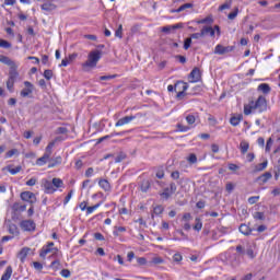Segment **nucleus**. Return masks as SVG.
Returning a JSON list of instances; mask_svg holds the SVG:
<instances>
[{
  "mask_svg": "<svg viewBox=\"0 0 280 280\" xmlns=\"http://www.w3.org/2000/svg\"><path fill=\"white\" fill-rule=\"evenodd\" d=\"M266 110H268V101L264 95H260L256 101H249L247 105H244V115L266 113Z\"/></svg>",
  "mask_w": 280,
  "mask_h": 280,
  "instance_id": "nucleus-1",
  "label": "nucleus"
},
{
  "mask_svg": "<svg viewBox=\"0 0 280 280\" xmlns=\"http://www.w3.org/2000/svg\"><path fill=\"white\" fill-rule=\"evenodd\" d=\"M102 59V51L100 50H92L88 55V60L82 63L83 69H95L97 67V62Z\"/></svg>",
  "mask_w": 280,
  "mask_h": 280,
  "instance_id": "nucleus-2",
  "label": "nucleus"
},
{
  "mask_svg": "<svg viewBox=\"0 0 280 280\" xmlns=\"http://www.w3.org/2000/svg\"><path fill=\"white\" fill-rule=\"evenodd\" d=\"M16 80H19V71H16V69L10 70L7 81V89L10 93H14V84L16 83Z\"/></svg>",
  "mask_w": 280,
  "mask_h": 280,
  "instance_id": "nucleus-3",
  "label": "nucleus"
},
{
  "mask_svg": "<svg viewBox=\"0 0 280 280\" xmlns=\"http://www.w3.org/2000/svg\"><path fill=\"white\" fill-rule=\"evenodd\" d=\"M21 97L32 98L34 95V84L30 81H24V88L20 92Z\"/></svg>",
  "mask_w": 280,
  "mask_h": 280,
  "instance_id": "nucleus-4",
  "label": "nucleus"
},
{
  "mask_svg": "<svg viewBox=\"0 0 280 280\" xmlns=\"http://www.w3.org/2000/svg\"><path fill=\"white\" fill-rule=\"evenodd\" d=\"M176 183L172 182L170 184V187L164 188V190L160 194V196L162 198H164V200H170V198H172V196H174V194H176Z\"/></svg>",
  "mask_w": 280,
  "mask_h": 280,
  "instance_id": "nucleus-5",
  "label": "nucleus"
},
{
  "mask_svg": "<svg viewBox=\"0 0 280 280\" xmlns=\"http://www.w3.org/2000/svg\"><path fill=\"white\" fill-rule=\"evenodd\" d=\"M189 89V84L183 81L175 83V92H177V100L185 97V91Z\"/></svg>",
  "mask_w": 280,
  "mask_h": 280,
  "instance_id": "nucleus-6",
  "label": "nucleus"
},
{
  "mask_svg": "<svg viewBox=\"0 0 280 280\" xmlns=\"http://www.w3.org/2000/svg\"><path fill=\"white\" fill-rule=\"evenodd\" d=\"M54 246H55L54 242H49L47 245H44L39 252V257L45 259L47 255H49V253H54V250L58 253V249Z\"/></svg>",
  "mask_w": 280,
  "mask_h": 280,
  "instance_id": "nucleus-7",
  "label": "nucleus"
},
{
  "mask_svg": "<svg viewBox=\"0 0 280 280\" xmlns=\"http://www.w3.org/2000/svg\"><path fill=\"white\" fill-rule=\"evenodd\" d=\"M234 49L235 46H223L222 44H219L214 47V54H217V56H224L225 54H231Z\"/></svg>",
  "mask_w": 280,
  "mask_h": 280,
  "instance_id": "nucleus-8",
  "label": "nucleus"
},
{
  "mask_svg": "<svg viewBox=\"0 0 280 280\" xmlns=\"http://www.w3.org/2000/svg\"><path fill=\"white\" fill-rule=\"evenodd\" d=\"M21 199L30 205H36V195L32 191H24L21 194Z\"/></svg>",
  "mask_w": 280,
  "mask_h": 280,
  "instance_id": "nucleus-9",
  "label": "nucleus"
},
{
  "mask_svg": "<svg viewBox=\"0 0 280 280\" xmlns=\"http://www.w3.org/2000/svg\"><path fill=\"white\" fill-rule=\"evenodd\" d=\"M22 231H36V223L33 220H24L20 223Z\"/></svg>",
  "mask_w": 280,
  "mask_h": 280,
  "instance_id": "nucleus-10",
  "label": "nucleus"
},
{
  "mask_svg": "<svg viewBox=\"0 0 280 280\" xmlns=\"http://www.w3.org/2000/svg\"><path fill=\"white\" fill-rule=\"evenodd\" d=\"M0 62H2V65H7V67H10V71H12L13 69H19V66L16 65V62H14L8 56L0 55Z\"/></svg>",
  "mask_w": 280,
  "mask_h": 280,
  "instance_id": "nucleus-11",
  "label": "nucleus"
},
{
  "mask_svg": "<svg viewBox=\"0 0 280 280\" xmlns=\"http://www.w3.org/2000/svg\"><path fill=\"white\" fill-rule=\"evenodd\" d=\"M133 119H137V116H125L122 118H120L116 124V128H119L121 126H126L128 124H130V121H133Z\"/></svg>",
  "mask_w": 280,
  "mask_h": 280,
  "instance_id": "nucleus-12",
  "label": "nucleus"
},
{
  "mask_svg": "<svg viewBox=\"0 0 280 280\" xmlns=\"http://www.w3.org/2000/svg\"><path fill=\"white\" fill-rule=\"evenodd\" d=\"M43 186L45 194H56V187L52 182L45 179Z\"/></svg>",
  "mask_w": 280,
  "mask_h": 280,
  "instance_id": "nucleus-13",
  "label": "nucleus"
},
{
  "mask_svg": "<svg viewBox=\"0 0 280 280\" xmlns=\"http://www.w3.org/2000/svg\"><path fill=\"white\" fill-rule=\"evenodd\" d=\"M189 80L190 82H200V69L195 68L189 73Z\"/></svg>",
  "mask_w": 280,
  "mask_h": 280,
  "instance_id": "nucleus-14",
  "label": "nucleus"
},
{
  "mask_svg": "<svg viewBox=\"0 0 280 280\" xmlns=\"http://www.w3.org/2000/svg\"><path fill=\"white\" fill-rule=\"evenodd\" d=\"M272 178V173L266 172L265 174L260 175L257 180L260 182V185H266Z\"/></svg>",
  "mask_w": 280,
  "mask_h": 280,
  "instance_id": "nucleus-15",
  "label": "nucleus"
},
{
  "mask_svg": "<svg viewBox=\"0 0 280 280\" xmlns=\"http://www.w3.org/2000/svg\"><path fill=\"white\" fill-rule=\"evenodd\" d=\"M246 255L249 257V259H255L257 257V254H255V245L248 244L246 248Z\"/></svg>",
  "mask_w": 280,
  "mask_h": 280,
  "instance_id": "nucleus-16",
  "label": "nucleus"
},
{
  "mask_svg": "<svg viewBox=\"0 0 280 280\" xmlns=\"http://www.w3.org/2000/svg\"><path fill=\"white\" fill-rule=\"evenodd\" d=\"M164 262L165 260L161 256H154L148 264L149 266H161Z\"/></svg>",
  "mask_w": 280,
  "mask_h": 280,
  "instance_id": "nucleus-17",
  "label": "nucleus"
},
{
  "mask_svg": "<svg viewBox=\"0 0 280 280\" xmlns=\"http://www.w3.org/2000/svg\"><path fill=\"white\" fill-rule=\"evenodd\" d=\"M98 186L101 187V189H103L104 191H110L112 187H110V183L107 179H100L98 180Z\"/></svg>",
  "mask_w": 280,
  "mask_h": 280,
  "instance_id": "nucleus-18",
  "label": "nucleus"
},
{
  "mask_svg": "<svg viewBox=\"0 0 280 280\" xmlns=\"http://www.w3.org/2000/svg\"><path fill=\"white\" fill-rule=\"evenodd\" d=\"M52 186L55 187L56 191H58V189H61L62 187H65V182H62V179L55 177L52 178Z\"/></svg>",
  "mask_w": 280,
  "mask_h": 280,
  "instance_id": "nucleus-19",
  "label": "nucleus"
},
{
  "mask_svg": "<svg viewBox=\"0 0 280 280\" xmlns=\"http://www.w3.org/2000/svg\"><path fill=\"white\" fill-rule=\"evenodd\" d=\"M56 4H54L51 1H47L46 3L42 4V10H45V12H52V10H56Z\"/></svg>",
  "mask_w": 280,
  "mask_h": 280,
  "instance_id": "nucleus-20",
  "label": "nucleus"
},
{
  "mask_svg": "<svg viewBox=\"0 0 280 280\" xmlns=\"http://www.w3.org/2000/svg\"><path fill=\"white\" fill-rule=\"evenodd\" d=\"M258 91H261V93H264L265 95H268V93H270L272 89L268 83H261L258 85Z\"/></svg>",
  "mask_w": 280,
  "mask_h": 280,
  "instance_id": "nucleus-21",
  "label": "nucleus"
},
{
  "mask_svg": "<svg viewBox=\"0 0 280 280\" xmlns=\"http://www.w3.org/2000/svg\"><path fill=\"white\" fill-rule=\"evenodd\" d=\"M238 231L243 235H250L253 233V230L247 224H241Z\"/></svg>",
  "mask_w": 280,
  "mask_h": 280,
  "instance_id": "nucleus-22",
  "label": "nucleus"
},
{
  "mask_svg": "<svg viewBox=\"0 0 280 280\" xmlns=\"http://www.w3.org/2000/svg\"><path fill=\"white\" fill-rule=\"evenodd\" d=\"M242 119H244V117L242 115H236V116H232L230 119V124L231 126H240V122L242 121Z\"/></svg>",
  "mask_w": 280,
  "mask_h": 280,
  "instance_id": "nucleus-23",
  "label": "nucleus"
},
{
  "mask_svg": "<svg viewBox=\"0 0 280 280\" xmlns=\"http://www.w3.org/2000/svg\"><path fill=\"white\" fill-rule=\"evenodd\" d=\"M27 255H30V247H23L19 253V258L23 262L25 261Z\"/></svg>",
  "mask_w": 280,
  "mask_h": 280,
  "instance_id": "nucleus-24",
  "label": "nucleus"
},
{
  "mask_svg": "<svg viewBox=\"0 0 280 280\" xmlns=\"http://www.w3.org/2000/svg\"><path fill=\"white\" fill-rule=\"evenodd\" d=\"M55 145H56V140H52L51 142H49L48 145L45 149V153L44 154H46V156L51 158L52 150H54Z\"/></svg>",
  "mask_w": 280,
  "mask_h": 280,
  "instance_id": "nucleus-25",
  "label": "nucleus"
},
{
  "mask_svg": "<svg viewBox=\"0 0 280 280\" xmlns=\"http://www.w3.org/2000/svg\"><path fill=\"white\" fill-rule=\"evenodd\" d=\"M49 155H46L44 153V155L39 159L36 160V165H38L39 167H43V165H46V163L49 161Z\"/></svg>",
  "mask_w": 280,
  "mask_h": 280,
  "instance_id": "nucleus-26",
  "label": "nucleus"
},
{
  "mask_svg": "<svg viewBox=\"0 0 280 280\" xmlns=\"http://www.w3.org/2000/svg\"><path fill=\"white\" fill-rule=\"evenodd\" d=\"M249 148H250V144L248 142H246L245 140L241 141L240 150H241L242 154H246V152H248Z\"/></svg>",
  "mask_w": 280,
  "mask_h": 280,
  "instance_id": "nucleus-27",
  "label": "nucleus"
},
{
  "mask_svg": "<svg viewBox=\"0 0 280 280\" xmlns=\"http://www.w3.org/2000/svg\"><path fill=\"white\" fill-rule=\"evenodd\" d=\"M201 32H203V36H207V34L210 36H215V30H213L211 26H203Z\"/></svg>",
  "mask_w": 280,
  "mask_h": 280,
  "instance_id": "nucleus-28",
  "label": "nucleus"
},
{
  "mask_svg": "<svg viewBox=\"0 0 280 280\" xmlns=\"http://www.w3.org/2000/svg\"><path fill=\"white\" fill-rule=\"evenodd\" d=\"M12 277V266L7 267L4 273L1 277V280H10Z\"/></svg>",
  "mask_w": 280,
  "mask_h": 280,
  "instance_id": "nucleus-29",
  "label": "nucleus"
},
{
  "mask_svg": "<svg viewBox=\"0 0 280 280\" xmlns=\"http://www.w3.org/2000/svg\"><path fill=\"white\" fill-rule=\"evenodd\" d=\"M211 23H213V18H211V16H207L205 19L197 21L198 25H207V24H211Z\"/></svg>",
  "mask_w": 280,
  "mask_h": 280,
  "instance_id": "nucleus-30",
  "label": "nucleus"
},
{
  "mask_svg": "<svg viewBox=\"0 0 280 280\" xmlns=\"http://www.w3.org/2000/svg\"><path fill=\"white\" fill-rule=\"evenodd\" d=\"M267 167H268V161H265V162H262L260 164H257L255 166L254 172H264V170H266Z\"/></svg>",
  "mask_w": 280,
  "mask_h": 280,
  "instance_id": "nucleus-31",
  "label": "nucleus"
},
{
  "mask_svg": "<svg viewBox=\"0 0 280 280\" xmlns=\"http://www.w3.org/2000/svg\"><path fill=\"white\" fill-rule=\"evenodd\" d=\"M119 233H126V228L125 226H115L113 231V235L115 237H119Z\"/></svg>",
  "mask_w": 280,
  "mask_h": 280,
  "instance_id": "nucleus-32",
  "label": "nucleus"
},
{
  "mask_svg": "<svg viewBox=\"0 0 280 280\" xmlns=\"http://www.w3.org/2000/svg\"><path fill=\"white\" fill-rule=\"evenodd\" d=\"M7 170L12 176H16V174H19V172H21L23 167L16 166L15 168H12L11 166H7Z\"/></svg>",
  "mask_w": 280,
  "mask_h": 280,
  "instance_id": "nucleus-33",
  "label": "nucleus"
},
{
  "mask_svg": "<svg viewBox=\"0 0 280 280\" xmlns=\"http://www.w3.org/2000/svg\"><path fill=\"white\" fill-rule=\"evenodd\" d=\"M12 156H19V149H12L8 151L4 155V159H12Z\"/></svg>",
  "mask_w": 280,
  "mask_h": 280,
  "instance_id": "nucleus-34",
  "label": "nucleus"
},
{
  "mask_svg": "<svg viewBox=\"0 0 280 280\" xmlns=\"http://www.w3.org/2000/svg\"><path fill=\"white\" fill-rule=\"evenodd\" d=\"M194 231H202V220L200 218L195 219Z\"/></svg>",
  "mask_w": 280,
  "mask_h": 280,
  "instance_id": "nucleus-35",
  "label": "nucleus"
},
{
  "mask_svg": "<svg viewBox=\"0 0 280 280\" xmlns=\"http://www.w3.org/2000/svg\"><path fill=\"white\" fill-rule=\"evenodd\" d=\"M100 207H102V202H98L92 207H88L86 208V214L91 215V213H93V211H96V209H100Z\"/></svg>",
  "mask_w": 280,
  "mask_h": 280,
  "instance_id": "nucleus-36",
  "label": "nucleus"
},
{
  "mask_svg": "<svg viewBox=\"0 0 280 280\" xmlns=\"http://www.w3.org/2000/svg\"><path fill=\"white\" fill-rule=\"evenodd\" d=\"M231 5H233V1L232 0L226 1L225 3L219 7V11L222 12L224 10H230Z\"/></svg>",
  "mask_w": 280,
  "mask_h": 280,
  "instance_id": "nucleus-37",
  "label": "nucleus"
},
{
  "mask_svg": "<svg viewBox=\"0 0 280 280\" xmlns=\"http://www.w3.org/2000/svg\"><path fill=\"white\" fill-rule=\"evenodd\" d=\"M237 14H240V9L236 7L234 11L228 15V19L230 21H235V19H237Z\"/></svg>",
  "mask_w": 280,
  "mask_h": 280,
  "instance_id": "nucleus-38",
  "label": "nucleus"
},
{
  "mask_svg": "<svg viewBox=\"0 0 280 280\" xmlns=\"http://www.w3.org/2000/svg\"><path fill=\"white\" fill-rule=\"evenodd\" d=\"M116 38H124V25L119 24L118 28L115 32Z\"/></svg>",
  "mask_w": 280,
  "mask_h": 280,
  "instance_id": "nucleus-39",
  "label": "nucleus"
},
{
  "mask_svg": "<svg viewBox=\"0 0 280 280\" xmlns=\"http://www.w3.org/2000/svg\"><path fill=\"white\" fill-rule=\"evenodd\" d=\"M9 233L11 235H19V228L16 226V224L9 225Z\"/></svg>",
  "mask_w": 280,
  "mask_h": 280,
  "instance_id": "nucleus-40",
  "label": "nucleus"
},
{
  "mask_svg": "<svg viewBox=\"0 0 280 280\" xmlns=\"http://www.w3.org/2000/svg\"><path fill=\"white\" fill-rule=\"evenodd\" d=\"M191 8H194V3H185L177 9V12H185V10H189Z\"/></svg>",
  "mask_w": 280,
  "mask_h": 280,
  "instance_id": "nucleus-41",
  "label": "nucleus"
},
{
  "mask_svg": "<svg viewBox=\"0 0 280 280\" xmlns=\"http://www.w3.org/2000/svg\"><path fill=\"white\" fill-rule=\"evenodd\" d=\"M13 209H14V211L23 212V211H25L27 209V206L21 205V203H14L13 205Z\"/></svg>",
  "mask_w": 280,
  "mask_h": 280,
  "instance_id": "nucleus-42",
  "label": "nucleus"
},
{
  "mask_svg": "<svg viewBox=\"0 0 280 280\" xmlns=\"http://www.w3.org/2000/svg\"><path fill=\"white\" fill-rule=\"evenodd\" d=\"M0 47L2 49H10V47H12V44L5 39H0Z\"/></svg>",
  "mask_w": 280,
  "mask_h": 280,
  "instance_id": "nucleus-43",
  "label": "nucleus"
},
{
  "mask_svg": "<svg viewBox=\"0 0 280 280\" xmlns=\"http://www.w3.org/2000/svg\"><path fill=\"white\" fill-rule=\"evenodd\" d=\"M126 156L127 155L124 152L118 153L115 158V163H121V161H125Z\"/></svg>",
  "mask_w": 280,
  "mask_h": 280,
  "instance_id": "nucleus-44",
  "label": "nucleus"
},
{
  "mask_svg": "<svg viewBox=\"0 0 280 280\" xmlns=\"http://www.w3.org/2000/svg\"><path fill=\"white\" fill-rule=\"evenodd\" d=\"M165 209L163 208V206H155L154 209H153V213L155 215H161V213H163Z\"/></svg>",
  "mask_w": 280,
  "mask_h": 280,
  "instance_id": "nucleus-45",
  "label": "nucleus"
},
{
  "mask_svg": "<svg viewBox=\"0 0 280 280\" xmlns=\"http://www.w3.org/2000/svg\"><path fill=\"white\" fill-rule=\"evenodd\" d=\"M187 161H188V163H191V164L194 165L195 163H198V158L196 156L195 153H191V154L188 156Z\"/></svg>",
  "mask_w": 280,
  "mask_h": 280,
  "instance_id": "nucleus-46",
  "label": "nucleus"
},
{
  "mask_svg": "<svg viewBox=\"0 0 280 280\" xmlns=\"http://www.w3.org/2000/svg\"><path fill=\"white\" fill-rule=\"evenodd\" d=\"M190 38L198 40L199 38H205V33L201 31L200 33H194L190 35Z\"/></svg>",
  "mask_w": 280,
  "mask_h": 280,
  "instance_id": "nucleus-47",
  "label": "nucleus"
},
{
  "mask_svg": "<svg viewBox=\"0 0 280 280\" xmlns=\"http://www.w3.org/2000/svg\"><path fill=\"white\" fill-rule=\"evenodd\" d=\"M254 220H266V214L264 212H255Z\"/></svg>",
  "mask_w": 280,
  "mask_h": 280,
  "instance_id": "nucleus-48",
  "label": "nucleus"
},
{
  "mask_svg": "<svg viewBox=\"0 0 280 280\" xmlns=\"http://www.w3.org/2000/svg\"><path fill=\"white\" fill-rule=\"evenodd\" d=\"M148 189H150V182H148V180L142 182L141 191H143L145 194V191H148Z\"/></svg>",
  "mask_w": 280,
  "mask_h": 280,
  "instance_id": "nucleus-49",
  "label": "nucleus"
},
{
  "mask_svg": "<svg viewBox=\"0 0 280 280\" xmlns=\"http://www.w3.org/2000/svg\"><path fill=\"white\" fill-rule=\"evenodd\" d=\"M44 78L47 79V80H51V78H54V71L51 70H45L44 71Z\"/></svg>",
  "mask_w": 280,
  "mask_h": 280,
  "instance_id": "nucleus-50",
  "label": "nucleus"
},
{
  "mask_svg": "<svg viewBox=\"0 0 280 280\" xmlns=\"http://www.w3.org/2000/svg\"><path fill=\"white\" fill-rule=\"evenodd\" d=\"M172 30H174L173 25H166L161 28V32H163L164 34H170Z\"/></svg>",
  "mask_w": 280,
  "mask_h": 280,
  "instance_id": "nucleus-51",
  "label": "nucleus"
},
{
  "mask_svg": "<svg viewBox=\"0 0 280 280\" xmlns=\"http://www.w3.org/2000/svg\"><path fill=\"white\" fill-rule=\"evenodd\" d=\"M186 121H187V124H189L190 126H191L192 124H196V116H194V115H188V116H186Z\"/></svg>",
  "mask_w": 280,
  "mask_h": 280,
  "instance_id": "nucleus-52",
  "label": "nucleus"
},
{
  "mask_svg": "<svg viewBox=\"0 0 280 280\" xmlns=\"http://www.w3.org/2000/svg\"><path fill=\"white\" fill-rule=\"evenodd\" d=\"M61 277H63L65 279H69V277H71V271H69V269H62L60 271Z\"/></svg>",
  "mask_w": 280,
  "mask_h": 280,
  "instance_id": "nucleus-53",
  "label": "nucleus"
},
{
  "mask_svg": "<svg viewBox=\"0 0 280 280\" xmlns=\"http://www.w3.org/2000/svg\"><path fill=\"white\" fill-rule=\"evenodd\" d=\"M71 198H73V190H70L69 194L66 196L63 200V205L65 206L69 205V200H71Z\"/></svg>",
  "mask_w": 280,
  "mask_h": 280,
  "instance_id": "nucleus-54",
  "label": "nucleus"
},
{
  "mask_svg": "<svg viewBox=\"0 0 280 280\" xmlns=\"http://www.w3.org/2000/svg\"><path fill=\"white\" fill-rule=\"evenodd\" d=\"M259 200V196H253L248 198L249 205H257V201Z\"/></svg>",
  "mask_w": 280,
  "mask_h": 280,
  "instance_id": "nucleus-55",
  "label": "nucleus"
},
{
  "mask_svg": "<svg viewBox=\"0 0 280 280\" xmlns=\"http://www.w3.org/2000/svg\"><path fill=\"white\" fill-rule=\"evenodd\" d=\"M191 47V37H188L184 40V49H189Z\"/></svg>",
  "mask_w": 280,
  "mask_h": 280,
  "instance_id": "nucleus-56",
  "label": "nucleus"
},
{
  "mask_svg": "<svg viewBox=\"0 0 280 280\" xmlns=\"http://www.w3.org/2000/svg\"><path fill=\"white\" fill-rule=\"evenodd\" d=\"M171 178H173V180H178V178H180V172H178V171L172 172Z\"/></svg>",
  "mask_w": 280,
  "mask_h": 280,
  "instance_id": "nucleus-57",
  "label": "nucleus"
},
{
  "mask_svg": "<svg viewBox=\"0 0 280 280\" xmlns=\"http://www.w3.org/2000/svg\"><path fill=\"white\" fill-rule=\"evenodd\" d=\"M156 178H165V171H163V168L158 170L156 174H155Z\"/></svg>",
  "mask_w": 280,
  "mask_h": 280,
  "instance_id": "nucleus-58",
  "label": "nucleus"
},
{
  "mask_svg": "<svg viewBox=\"0 0 280 280\" xmlns=\"http://www.w3.org/2000/svg\"><path fill=\"white\" fill-rule=\"evenodd\" d=\"M271 148H272V138H269L267 140V144H266V148H265L266 152H270Z\"/></svg>",
  "mask_w": 280,
  "mask_h": 280,
  "instance_id": "nucleus-59",
  "label": "nucleus"
},
{
  "mask_svg": "<svg viewBox=\"0 0 280 280\" xmlns=\"http://www.w3.org/2000/svg\"><path fill=\"white\" fill-rule=\"evenodd\" d=\"M50 268L58 270L60 268V260H55L50 264Z\"/></svg>",
  "mask_w": 280,
  "mask_h": 280,
  "instance_id": "nucleus-60",
  "label": "nucleus"
},
{
  "mask_svg": "<svg viewBox=\"0 0 280 280\" xmlns=\"http://www.w3.org/2000/svg\"><path fill=\"white\" fill-rule=\"evenodd\" d=\"M137 262L140 266H145V264H148V259H145V257H139V258H137Z\"/></svg>",
  "mask_w": 280,
  "mask_h": 280,
  "instance_id": "nucleus-61",
  "label": "nucleus"
},
{
  "mask_svg": "<svg viewBox=\"0 0 280 280\" xmlns=\"http://www.w3.org/2000/svg\"><path fill=\"white\" fill-rule=\"evenodd\" d=\"M94 240H97L98 242H104V235L100 232L94 234Z\"/></svg>",
  "mask_w": 280,
  "mask_h": 280,
  "instance_id": "nucleus-62",
  "label": "nucleus"
},
{
  "mask_svg": "<svg viewBox=\"0 0 280 280\" xmlns=\"http://www.w3.org/2000/svg\"><path fill=\"white\" fill-rule=\"evenodd\" d=\"M190 220H191V213H189V212L184 213L183 221L184 222H189Z\"/></svg>",
  "mask_w": 280,
  "mask_h": 280,
  "instance_id": "nucleus-63",
  "label": "nucleus"
},
{
  "mask_svg": "<svg viewBox=\"0 0 280 280\" xmlns=\"http://www.w3.org/2000/svg\"><path fill=\"white\" fill-rule=\"evenodd\" d=\"M33 266L35 268V270H43V264L35 261L33 262Z\"/></svg>",
  "mask_w": 280,
  "mask_h": 280,
  "instance_id": "nucleus-64",
  "label": "nucleus"
}]
</instances>
